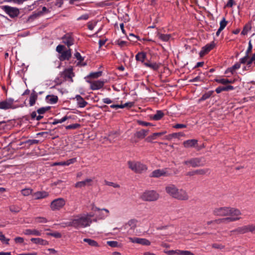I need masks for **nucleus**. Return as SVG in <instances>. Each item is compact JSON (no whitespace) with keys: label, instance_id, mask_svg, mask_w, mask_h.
<instances>
[{"label":"nucleus","instance_id":"nucleus-1","mask_svg":"<svg viewBox=\"0 0 255 255\" xmlns=\"http://www.w3.org/2000/svg\"><path fill=\"white\" fill-rule=\"evenodd\" d=\"M94 216L92 214H80L69 222L61 224L63 227L72 226L75 228H86L90 226L92 222V217Z\"/></svg>","mask_w":255,"mask_h":255},{"label":"nucleus","instance_id":"nucleus-2","mask_svg":"<svg viewBox=\"0 0 255 255\" xmlns=\"http://www.w3.org/2000/svg\"><path fill=\"white\" fill-rule=\"evenodd\" d=\"M213 214L217 216H229L241 219V212L238 209L227 207L216 208L213 210Z\"/></svg>","mask_w":255,"mask_h":255},{"label":"nucleus","instance_id":"nucleus-3","mask_svg":"<svg viewBox=\"0 0 255 255\" xmlns=\"http://www.w3.org/2000/svg\"><path fill=\"white\" fill-rule=\"evenodd\" d=\"M159 194L154 190H146L140 195V198L144 201L154 202L159 198Z\"/></svg>","mask_w":255,"mask_h":255},{"label":"nucleus","instance_id":"nucleus-4","mask_svg":"<svg viewBox=\"0 0 255 255\" xmlns=\"http://www.w3.org/2000/svg\"><path fill=\"white\" fill-rule=\"evenodd\" d=\"M128 167L136 173H141L147 170V166L138 161H129L128 162Z\"/></svg>","mask_w":255,"mask_h":255},{"label":"nucleus","instance_id":"nucleus-5","mask_svg":"<svg viewBox=\"0 0 255 255\" xmlns=\"http://www.w3.org/2000/svg\"><path fill=\"white\" fill-rule=\"evenodd\" d=\"M66 201L64 198H58L53 200L50 205L52 211H59L65 205Z\"/></svg>","mask_w":255,"mask_h":255},{"label":"nucleus","instance_id":"nucleus-6","mask_svg":"<svg viewBox=\"0 0 255 255\" xmlns=\"http://www.w3.org/2000/svg\"><path fill=\"white\" fill-rule=\"evenodd\" d=\"M189 198L190 196L188 192L183 188H178L174 197V199L180 201H187Z\"/></svg>","mask_w":255,"mask_h":255},{"label":"nucleus","instance_id":"nucleus-7","mask_svg":"<svg viewBox=\"0 0 255 255\" xmlns=\"http://www.w3.org/2000/svg\"><path fill=\"white\" fill-rule=\"evenodd\" d=\"M14 100L12 99L9 98L5 101L0 102V109L2 110H7L9 109H15L18 106L13 105Z\"/></svg>","mask_w":255,"mask_h":255},{"label":"nucleus","instance_id":"nucleus-8","mask_svg":"<svg viewBox=\"0 0 255 255\" xmlns=\"http://www.w3.org/2000/svg\"><path fill=\"white\" fill-rule=\"evenodd\" d=\"M2 9L11 17L17 16L19 13L18 8L7 5L2 6Z\"/></svg>","mask_w":255,"mask_h":255},{"label":"nucleus","instance_id":"nucleus-9","mask_svg":"<svg viewBox=\"0 0 255 255\" xmlns=\"http://www.w3.org/2000/svg\"><path fill=\"white\" fill-rule=\"evenodd\" d=\"M86 81L90 84V89L92 90H97L101 89L105 84V82L102 80L91 81L86 80Z\"/></svg>","mask_w":255,"mask_h":255},{"label":"nucleus","instance_id":"nucleus-10","mask_svg":"<svg viewBox=\"0 0 255 255\" xmlns=\"http://www.w3.org/2000/svg\"><path fill=\"white\" fill-rule=\"evenodd\" d=\"M178 189L177 187L173 184H169L165 187L166 193L173 198H174Z\"/></svg>","mask_w":255,"mask_h":255},{"label":"nucleus","instance_id":"nucleus-11","mask_svg":"<svg viewBox=\"0 0 255 255\" xmlns=\"http://www.w3.org/2000/svg\"><path fill=\"white\" fill-rule=\"evenodd\" d=\"M238 219L239 218H235L234 217H228L225 218L223 219L208 221V222H207V224L208 225H210V224H214V223L219 224L221 223H229V222L237 221V220H238Z\"/></svg>","mask_w":255,"mask_h":255},{"label":"nucleus","instance_id":"nucleus-12","mask_svg":"<svg viewBox=\"0 0 255 255\" xmlns=\"http://www.w3.org/2000/svg\"><path fill=\"white\" fill-rule=\"evenodd\" d=\"M170 175V173L167 172L166 169H156L152 172L150 176L152 177L158 178L161 176H168Z\"/></svg>","mask_w":255,"mask_h":255},{"label":"nucleus","instance_id":"nucleus-13","mask_svg":"<svg viewBox=\"0 0 255 255\" xmlns=\"http://www.w3.org/2000/svg\"><path fill=\"white\" fill-rule=\"evenodd\" d=\"M128 239L130 242L133 243H136L145 246H149L150 245V241L146 239L131 237H129Z\"/></svg>","mask_w":255,"mask_h":255},{"label":"nucleus","instance_id":"nucleus-14","mask_svg":"<svg viewBox=\"0 0 255 255\" xmlns=\"http://www.w3.org/2000/svg\"><path fill=\"white\" fill-rule=\"evenodd\" d=\"M92 210L94 211H100L99 216L100 217V218L101 219H105L106 218L109 216L110 213L109 210L107 209H100L94 206H93Z\"/></svg>","mask_w":255,"mask_h":255},{"label":"nucleus","instance_id":"nucleus-15","mask_svg":"<svg viewBox=\"0 0 255 255\" xmlns=\"http://www.w3.org/2000/svg\"><path fill=\"white\" fill-rule=\"evenodd\" d=\"M183 163L185 165L190 164L191 166L194 167L199 166L201 165V160L198 158H192L190 160L185 161Z\"/></svg>","mask_w":255,"mask_h":255},{"label":"nucleus","instance_id":"nucleus-16","mask_svg":"<svg viewBox=\"0 0 255 255\" xmlns=\"http://www.w3.org/2000/svg\"><path fill=\"white\" fill-rule=\"evenodd\" d=\"M63 42L67 45L68 47H70L74 44V39L72 35L69 34H65L62 37Z\"/></svg>","mask_w":255,"mask_h":255},{"label":"nucleus","instance_id":"nucleus-17","mask_svg":"<svg viewBox=\"0 0 255 255\" xmlns=\"http://www.w3.org/2000/svg\"><path fill=\"white\" fill-rule=\"evenodd\" d=\"M23 234L25 235L40 236L42 235V231L35 229H28L23 231Z\"/></svg>","mask_w":255,"mask_h":255},{"label":"nucleus","instance_id":"nucleus-18","mask_svg":"<svg viewBox=\"0 0 255 255\" xmlns=\"http://www.w3.org/2000/svg\"><path fill=\"white\" fill-rule=\"evenodd\" d=\"M48 196V193L44 191H38L33 194L34 199L35 200L44 199L47 197Z\"/></svg>","mask_w":255,"mask_h":255},{"label":"nucleus","instance_id":"nucleus-19","mask_svg":"<svg viewBox=\"0 0 255 255\" xmlns=\"http://www.w3.org/2000/svg\"><path fill=\"white\" fill-rule=\"evenodd\" d=\"M71 56V51L70 49L68 50L63 51L61 53L59 59L61 61H64L65 60H69Z\"/></svg>","mask_w":255,"mask_h":255},{"label":"nucleus","instance_id":"nucleus-20","mask_svg":"<svg viewBox=\"0 0 255 255\" xmlns=\"http://www.w3.org/2000/svg\"><path fill=\"white\" fill-rule=\"evenodd\" d=\"M30 241L36 245H40L42 246H46L49 244V242L45 240H43L41 238H31Z\"/></svg>","mask_w":255,"mask_h":255},{"label":"nucleus","instance_id":"nucleus-21","mask_svg":"<svg viewBox=\"0 0 255 255\" xmlns=\"http://www.w3.org/2000/svg\"><path fill=\"white\" fill-rule=\"evenodd\" d=\"M92 182V180L91 179L88 178L84 181H79L77 182L75 184V187L76 188H82L86 186H89L91 184V183Z\"/></svg>","mask_w":255,"mask_h":255},{"label":"nucleus","instance_id":"nucleus-22","mask_svg":"<svg viewBox=\"0 0 255 255\" xmlns=\"http://www.w3.org/2000/svg\"><path fill=\"white\" fill-rule=\"evenodd\" d=\"M197 142L196 139H189L184 141L183 144L185 148H191L194 147L197 144Z\"/></svg>","mask_w":255,"mask_h":255},{"label":"nucleus","instance_id":"nucleus-23","mask_svg":"<svg viewBox=\"0 0 255 255\" xmlns=\"http://www.w3.org/2000/svg\"><path fill=\"white\" fill-rule=\"evenodd\" d=\"M75 99L77 100L78 106L80 108H84L88 104V103L80 95L76 96Z\"/></svg>","mask_w":255,"mask_h":255},{"label":"nucleus","instance_id":"nucleus-24","mask_svg":"<svg viewBox=\"0 0 255 255\" xmlns=\"http://www.w3.org/2000/svg\"><path fill=\"white\" fill-rule=\"evenodd\" d=\"M214 46V44H207L205 46L203 47L200 52V56H203L208 52H209L211 50H212Z\"/></svg>","mask_w":255,"mask_h":255},{"label":"nucleus","instance_id":"nucleus-25","mask_svg":"<svg viewBox=\"0 0 255 255\" xmlns=\"http://www.w3.org/2000/svg\"><path fill=\"white\" fill-rule=\"evenodd\" d=\"M248 232V226H245L238 228L237 229L231 231V233H236L238 234H243Z\"/></svg>","mask_w":255,"mask_h":255},{"label":"nucleus","instance_id":"nucleus-26","mask_svg":"<svg viewBox=\"0 0 255 255\" xmlns=\"http://www.w3.org/2000/svg\"><path fill=\"white\" fill-rule=\"evenodd\" d=\"M157 37L162 41L167 42L171 38V36L169 34H163L160 32L157 33Z\"/></svg>","mask_w":255,"mask_h":255},{"label":"nucleus","instance_id":"nucleus-27","mask_svg":"<svg viewBox=\"0 0 255 255\" xmlns=\"http://www.w3.org/2000/svg\"><path fill=\"white\" fill-rule=\"evenodd\" d=\"M148 131V129H141L135 133V136L138 138H143L147 135Z\"/></svg>","mask_w":255,"mask_h":255},{"label":"nucleus","instance_id":"nucleus-28","mask_svg":"<svg viewBox=\"0 0 255 255\" xmlns=\"http://www.w3.org/2000/svg\"><path fill=\"white\" fill-rule=\"evenodd\" d=\"M234 89L233 86L231 85H228L227 86L223 87H219L216 89V92L217 93H220L222 91H228L230 90H233Z\"/></svg>","mask_w":255,"mask_h":255},{"label":"nucleus","instance_id":"nucleus-29","mask_svg":"<svg viewBox=\"0 0 255 255\" xmlns=\"http://www.w3.org/2000/svg\"><path fill=\"white\" fill-rule=\"evenodd\" d=\"M37 99V94L35 91L33 90L29 97L30 106H33L35 104Z\"/></svg>","mask_w":255,"mask_h":255},{"label":"nucleus","instance_id":"nucleus-30","mask_svg":"<svg viewBox=\"0 0 255 255\" xmlns=\"http://www.w3.org/2000/svg\"><path fill=\"white\" fill-rule=\"evenodd\" d=\"M83 241L84 242L87 243L89 246L93 247H100L99 244L95 240L91 239H88L85 238L84 239Z\"/></svg>","mask_w":255,"mask_h":255},{"label":"nucleus","instance_id":"nucleus-31","mask_svg":"<svg viewBox=\"0 0 255 255\" xmlns=\"http://www.w3.org/2000/svg\"><path fill=\"white\" fill-rule=\"evenodd\" d=\"M241 67L240 63H235L232 67L227 69L225 72L226 74H228L230 72L232 74H233L234 72L237 69H239Z\"/></svg>","mask_w":255,"mask_h":255},{"label":"nucleus","instance_id":"nucleus-32","mask_svg":"<svg viewBox=\"0 0 255 255\" xmlns=\"http://www.w3.org/2000/svg\"><path fill=\"white\" fill-rule=\"evenodd\" d=\"M119 134L117 132H111L109 135V139L110 142L116 141L119 137Z\"/></svg>","mask_w":255,"mask_h":255},{"label":"nucleus","instance_id":"nucleus-33","mask_svg":"<svg viewBox=\"0 0 255 255\" xmlns=\"http://www.w3.org/2000/svg\"><path fill=\"white\" fill-rule=\"evenodd\" d=\"M146 57V55L144 52H139L135 56V59L137 61H141L143 62L144 59Z\"/></svg>","mask_w":255,"mask_h":255},{"label":"nucleus","instance_id":"nucleus-34","mask_svg":"<svg viewBox=\"0 0 255 255\" xmlns=\"http://www.w3.org/2000/svg\"><path fill=\"white\" fill-rule=\"evenodd\" d=\"M102 72L101 71H98L96 72H92L89 74L87 77H85V79L88 80V79L91 78H97L100 77L102 75Z\"/></svg>","mask_w":255,"mask_h":255},{"label":"nucleus","instance_id":"nucleus-35","mask_svg":"<svg viewBox=\"0 0 255 255\" xmlns=\"http://www.w3.org/2000/svg\"><path fill=\"white\" fill-rule=\"evenodd\" d=\"M144 65L147 67L151 68L154 70H156L159 67V65L157 64L156 63H148L145 62L144 63Z\"/></svg>","mask_w":255,"mask_h":255},{"label":"nucleus","instance_id":"nucleus-36","mask_svg":"<svg viewBox=\"0 0 255 255\" xmlns=\"http://www.w3.org/2000/svg\"><path fill=\"white\" fill-rule=\"evenodd\" d=\"M164 116V114L161 111H157L156 113L153 115L152 119L155 121L160 120Z\"/></svg>","mask_w":255,"mask_h":255},{"label":"nucleus","instance_id":"nucleus-37","mask_svg":"<svg viewBox=\"0 0 255 255\" xmlns=\"http://www.w3.org/2000/svg\"><path fill=\"white\" fill-rule=\"evenodd\" d=\"M252 28V25L250 23H248L245 25L244 26L243 30H242L241 34L242 35H247L249 31L251 30Z\"/></svg>","mask_w":255,"mask_h":255},{"label":"nucleus","instance_id":"nucleus-38","mask_svg":"<svg viewBox=\"0 0 255 255\" xmlns=\"http://www.w3.org/2000/svg\"><path fill=\"white\" fill-rule=\"evenodd\" d=\"M33 190L31 188H25L21 190V194L24 196H27L32 193Z\"/></svg>","mask_w":255,"mask_h":255},{"label":"nucleus","instance_id":"nucleus-39","mask_svg":"<svg viewBox=\"0 0 255 255\" xmlns=\"http://www.w3.org/2000/svg\"><path fill=\"white\" fill-rule=\"evenodd\" d=\"M215 81L218 83H220V84H224V85L227 84L228 83H232V81L229 80L227 79H224V78L217 79L215 80Z\"/></svg>","mask_w":255,"mask_h":255},{"label":"nucleus","instance_id":"nucleus-40","mask_svg":"<svg viewBox=\"0 0 255 255\" xmlns=\"http://www.w3.org/2000/svg\"><path fill=\"white\" fill-rule=\"evenodd\" d=\"M34 221L37 223H46L48 222V220L43 217H37L34 218Z\"/></svg>","mask_w":255,"mask_h":255},{"label":"nucleus","instance_id":"nucleus-41","mask_svg":"<svg viewBox=\"0 0 255 255\" xmlns=\"http://www.w3.org/2000/svg\"><path fill=\"white\" fill-rule=\"evenodd\" d=\"M68 119V117L67 116H64L61 119H54L53 122L52 123V124L53 125L62 123L66 121Z\"/></svg>","mask_w":255,"mask_h":255},{"label":"nucleus","instance_id":"nucleus-42","mask_svg":"<svg viewBox=\"0 0 255 255\" xmlns=\"http://www.w3.org/2000/svg\"><path fill=\"white\" fill-rule=\"evenodd\" d=\"M46 98L51 104H55L58 101L57 97L55 96L48 95L46 97Z\"/></svg>","mask_w":255,"mask_h":255},{"label":"nucleus","instance_id":"nucleus-43","mask_svg":"<svg viewBox=\"0 0 255 255\" xmlns=\"http://www.w3.org/2000/svg\"><path fill=\"white\" fill-rule=\"evenodd\" d=\"M227 24V21L226 20L225 17H223L222 20L220 22V27L219 29L221 30H223Z\"/></svg>","mask_w":255,"mask_h":255},{"label":"nucleus","instance_id":"nucleus-44","mask_svg":"<svg viewBox=\"0 0 255 255\" xmlns=\"http://www.w3.org/2000/svg\"><path fill=\"white\" fill-rule=\"evenodd\" d=\"M0 241H1L2 243L8 245L9 244V240L8 239L5 238L4 236L0 231Z\"/></svg>","mask_w":255,"mask_h":255},{"label":"nucleus","instance_id":"nucleus-45","mask_svg":"<svg viewBox=\"0 0 255 255\" xmlns=\"http://www.w3.org/2000/svg\"><path fill=\"white\" fill-rule=\"evenodd\" d=\"M107 245H108L109 246L113 248L118 247L119 246V243L117 241H108L107 242Z\"/></svg>","mask_w":255,"mask_h":255},{"label":"nucleus","instance_id":"nucleus-46","mask_svg":"<svg viewBox=\"0 0 255 255\" xmlns=\"http://www.w3.org/2000/svg\"><path fill=\"white\" fill-rule=\"evenodd\" d=\"M180 250H170L167 252V254L168 255H180Z\"/></svg>","mask_w":255,"mask_h":255},{"label":"nucleus","instance_id":"nucleus-47","mask_svg":"<svg viewBox=\"0 0 255 255\" xmlns=\"http://www.w3.org/2000/svg\"><path fill=\"white\" fill-rule=\"evenodd\" d=\"M252 63H254L255 65V52L252 57L248 61L247 65L250 67Z\"/></svg>","mask_w":255,"mask_h":255},{"label":"nucleus","instance_id":"nucleus-48","mask_svg":"<svg viewBox=\"0 0 255 255\" xmlns=\"http://www.w3.org/2000/svg\"><path fill=\"white\" fill-rule=\"evenodd\" d=\"M137 224V221L135 219H131L130 220L128 223V224L130 226L131 228H134L135 227Z\"/></svg>","mask_w":255,"mask_h":255},{"label":"nucleus","instance_id":"nucleus-49","mask_svg":"<svg viewBox=\"0 0 255 255\" xmlns=\"http://www.w3.org/2000/svg\"><path fill=\"white\" fill-rule=\"evenodd\" d=\"M74 56L75 58L79 61L78 64L84 60V58L81 56L80 53L77 52L75 53Z\"/></svg>","mask_w":255,"mask_h":255},{"label":"nucleus","instance_id":"nucleus-50","mask_svg":"<svg viewBox=\"0 0 255 255\" xmlns=\"http://www.w3.org/2000/svg\"><path fill=\"white\" fill-rule=\"evenodd\" d=\"M250 59H249V55L246 54L245 56L240 59V63L242 64L247 63Z\"/></svg>","mask_w":255,"mask_h":255},{"label":"nucleus","instance_id":"nucleus-51","mask_svg":"<svg viewBox=\"0 0 255 255\" xmlns=\"http://www.w3.org/2000/svg\"><path fill=\"white\" fill-rule=\"evenodd\" d=\"M47 235L52 236V237H54L56 238H60L62 237L61 234L60 233L57 232H55L51 233H48Z\"/></svg>","mask_w":255,"mask_h":255},{"label":"nucleus","instance_id":"nucleus-52","mask_svg":"<svg viewBox=\"0 0 255 255\" xmlns=\"http://www.w3.org/2000/svg\"><path fill=\"white\" fill-rule=\"evenodd\" d=\"M48 11L47 9L46 8V7L45 6H43L42 7V10L37 12V13H35L34 14V15L35 16V17H37V16H40L43 13L47 12Z\"/></svg>","mask_w":255,"mask_h":255},{"label":"nucleus","instance_id":"nucleus-53","mask_svg":"<svg viewBox=\"0 0 255 255\" xmlns=\"http://www.w3.org/2000/svg\"><path fill=\"white\" fill-rule=\"evenodd\" d=\"M207 169H198L195 170L196 174L203 175L206 174L208 172Z\"/></svg>","mask_w":255,"mask_h":255},{"label":"nucleus","instance_id":"nucleus-54","mask_svg":"<svg viewBox=\"0 0 255 255\" xmlns=\"http://www.w3.org/2000/svg\"><path fill=\"white\" fill-rule=\"evenodd\" d=\"M80 127V125L78 124H72L66 127L67 129H76Z\"/></svg>","mask_w":255,"mask_h":255},{"label":"nucleus","instance_id":"nucleus-55","mask_svg":"<svg viewBox=\"0 0 255 255\" xmlns=\"http://www.w3.org/2000/svg\"><path fill=\"white\" fill-rule=\"evenodd\" d=\"M97 24V22L96 21H90L89 22H88V28L92 30L94 29V28L95 27V26H96Z\"/></svg>","mask_w":255,"mask_h":255},{"label":"nucleus","instance_id":"nucleus-56","mask_svg":"<svg viewBox=\"0 0 255 255\" xmlns=\"http://www.w3.org/2000/svg\"><path fill=\"white\" fill-rule=\"evenodd\" d=\"M138 38L137 36H135L132 33H130L129 35V36L128 37V39L129 40L131 41L134 42L136 41V39Z\"/></svg>","mask_w":255,"mask_h":255},{"label":"nucleus","instance_id":"nucleus-57","mask_svg":"<svg viewBox=\"0 0 255 255\" xmlns=\"http://www.w3.org/2000/svg\"><path fill=\"white\" fill-rule=\"evenodd\" d=\"M106 184L109 186H113L114 188H119L120 185L118 184L112 182H109V181H106Z\"/></svg>","mask_w":255,"mask_h":255},{"label":"nucleus","instance_id":"nucleus-58","mask_svg":"<svg viewBox=\"0 0 255 255\" xmlns=\"http://www.w3.org/2000/svg\"><path fill=\"white\" fill-rule=\"evenodd\" d=\"M212 94V92H208V93L204 94L202 96L201 99L202 100H205L207 99L211 96Z\"/></svg>","mask_w":255,"mask_h":255},{"label":"nucleus","instance_id":"nucleus-59","mask_svg":"<svg viewBox=\"0 0 255 255\" xmlns=\"http://www.w3.org/2000/svg\"><path fill=\"white\" fill-rule=\"evenodd\" d=\"M48 109V108H46V107H42V108H41L40 109H39L38 110H37V113L39 114V115H41V114H43L44 113H45V112L46 111H47Z\"/></svg>","mask_w":255,"mask_h":255},{"label":"nucleus","instance_id":"nucleus-60","mask_svg":"<svg viewBox=\"0 0 255 255\" xmlns=\"http://www.w3.org/2000/svg\"><path fill=\"white\" fill-rule=\"evenodd\" d=\"M180 255H194L193 253L188 251H181Z\"/></svg>","mask_w":255,"mask_h":255},{"label":"nucleus","instance_id":"nucleus-61","mask_svg":"<svg viewBox=\"0 0 255 255\" xmlns=\"http://www.w3.org/2000/svg\"><path fill=\"white\" fill-rule=\"evenodd\" d=\"M9 210L12 212L17 213L19 211V209L14 206H11L9 207Z\"/></svg>","mask_w":255,"mask_h":255},{"label":"nucleus","instance_id":"nucleus-62","mask_svg":"<svg viewBox=\"0 0 255 255\" xmlns=\"http://www.w3.org/2000/svg\"><path fill=\"white\" fill-rule=\"evenodd\" d=\"M212 247L215 249H223L224 248V246L221 244H213L212 245Z\"/></svg>","mask_w":255,"mask_h":255},{"label":"nucleus","instance_id":"nucleus-63","mask_svg":"<svg viewBox=\"0 0 255 255\" xmlns=\"http://www.w3.org/2000/svg\"><path fill=\"white\" fill-rule=\"evenodd\" d=\"M116 42L117 44L121 47L126 46L127 44V42L126 41L123 40H118Z\"/></svg>","mask_w":255,"mask_h":255},{"label":"nucleus","instance_id":"nucleus-64","mask_svg":"<svg viewBox=\"0 0 255 255\" xmlns=\"http://www.w3.org/2000/svg\"><path fill=\"white\" fill-rule=\"evenodd\" d=\"M248 232H251L255 233V226L248 225Z\"/></svg>","mask_w":255,"mask_h":255}]
</instances>
